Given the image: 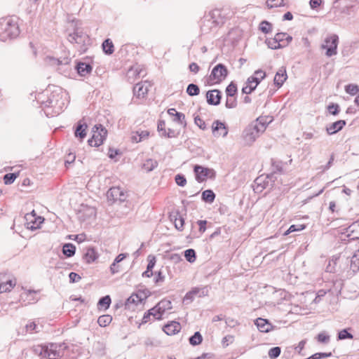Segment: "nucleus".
Masks as SVG:
<instances>
[{"label": "nucleus", "instance_id": "f257e3e1", "mask_svg": "<svg viewBox=\"0 0 359 359\" xmlns=\"http://www.w3.org/2000/svg\"><path fill=\"white\" fill-rule=\"evenodd\" d=\"M20 34L18 23L11 20H4L0 22V38L3 41L15 39Z\"/></svg>", "mask_w": 359, "mask_h": 359}, {"label": "nucleus", "instance_id": "f03ea898", "mask_svg": "<svg viewBox=\"0 0 359 359\" xmlns=\"http://www.w3.org/2000/svg\"><path fill=\"white\" fill-rule=\"evenodd\" d=\"M107 135V130L102 126H95L91 130V137L88 143L91 147H100L105 140Z\"/></svg>", "mask_w": 359, "mask_h": 359}, {"label": "nucleus", "instance_id": "7ed1b4c3", "mask_svg": "<svg viewBox=\"0 0 359 359\" xmlns=\"http://www.w3.org/2000/svg\"><path fill=\"white\" fill-rule=\"evenodd\" d=\"M172 309L170 301L163 299L150 309L153 320H161L162 317Z\"/></svg>", "mask_w": 359, "mask_h": 359}, {"label": "nucleus", "instance_id": "20e7f679", "mask_svg": "<svg viewBox=\"0 0 359 359\" xmlns=\"http://www.w3.org/2000/svg\"><path fill=\"white\" fill-rule=\"evenodd\" d=\"M196 180L199 182H205L208 179H212L215 177V172L213 169L196 165L194 168Z\"/></svg>", "mask_w": 359, "mask_h": 359}, {"label": "nucleus", "instance_id": "39448f33", "mask_svg": "<svg viewBox=\"0 0 359 359\" xmlns=\"http://www.w3.org/2000/svg\"><path fill=\"white\" fill-rule=\"evenodd\" d=\"M25 219L26 227L32 231L40 229L44 222V219L37 215L34 210L26 214Z\"/></svg>", "mask_w": 359, "mask_h": 359}, {"label": "nucleus", "instance_id": "423d86ee", "mask_svg": "<svg viewBox=\"0 0 359 359\" xmlns=\"http://www.w3.org/2000/svg\"><path fill=\"white\" fill-rule=\"evenodd\" d=\"M227 69L222 65H216L212 70L210 75V81L212 84H218L224 81L227 76Z\"/></svg>", "mask_w": 359, "mask_h": 359}, {"label": "nucleus", "instance_id": "0eeeda50", "mask_svg": "<svg viewBox=\"0 0 359 359\" xmlns=\"http://www.w3.org/2000/svg\"><path fill=\"white\" fill-rule=\"evenodd\" d=\"M150 292L147 290H138L132 294L126 301V305L128 306H137L143 304L149 297Z\"/></svg>", "mask_w": 359, "mask_h": 359}, {"label": "nucleus", "instance_id": "6e6552de", "mask_svg": "<svg viewBox=\"0 0 359 359\" xmlns=\"http://www.w3.org/2000/svg\"><path fill=\"white\" fill-rule=\"evenodd\" d=\"M212 136L216 139H224L227 137L229 129L225 123L216 120L211 125Z\"/></svg>", "mask_w": 359, "mask_h": 359}, {"label": "nucleus", "instance_id": "1a4fd4ad", "mask_svg": "<svg viewBox=\"0 0 359 359\" xmlns=\"http://www.w3.org/2000/svg\"><path fill=\"white\" fill-rule=\"evenodd\" d=\"M342 240L359 239V221L354 222L348 227L344 229L341 233Z\"/></svg>", "mask_w": 359, "mask_h": 359}, {"label": "nucleus", "instance_id": "9d476101", "mask_svg": "<svg viewBox=\"0 0 359 359\" xmlns=\"http://www.w3.org/2000/svg\"><path fill=\"white\" fill-rule=\"evenodd\" d=\"M337 37L336 36H331L325 40L324 43L322 45V48L325 50V55L327 57H331L337 54Z\"/></svg>", "mask_w": 359, "mask_h": 359}, {"label": "nucleus", "instance_id": "9b49d317", "mask_svg": "<svg viewBox=\"0 0 359 359\" xmlns=\"http://www.w3.org/2000/svg\"><path fill=\"white\" fill-rule=\"evenodd\" d=\"M261 133L254 126H249L242 135V140L245 145H251L260 136Z\"/></svg>", "mask_w": 359, "mask_h": 359}, {"label": "nucleus", "instance_id": "f8f14e48", "mask_svg": "<svg viewBox=\"0 0 359 359\" xmlns=\"http://www.w3.org/2000/svg\"><path fill=\"white\" fill-rule=\"evenodd\" d=\"M15 278L0 275V294L11 292L16 285Z\"/></svg>", "mask_w": 359, "mask_h": 359}, {"label": "nucleus", "instance_id": "ddd939ff", "mask_svg": "<svg viewBox=\"0 0 359 359\" xmlns=\"http://www.w3.org/2000/svg\"><path fill=\"white\" fill-rule=\"evenodd\" d=\"M168 116L170 117L171 121L174 122L177 126L184 128L187 126L185 115L181 112L177 111L174 108H170L167 111Z\"/></svg>", "mask_w": 359, "mask_h": 359}, {"label": "nucleus", "instance_id": "4468645a", "mask_svg": "<svg viewBox=\"0 0 359 359\" xmlns=\"http://www.w3.org/2000/svg\"><path fill=\"white\" fill-rule=\"evenodd\" d=\"M108 201L111 203L124 201L126 198L124 191L120 187H112L107 194Z\"/></svg>", "mask_w": 359, "mask_h": 359}, {"label": "nucleus", "instance_id": "2eb2a0df", "mask_svg": "<svg viewBox=\"0 0 359 359\" xmlns=\"http://www.w3.org/2000/svg\"><path fill=\"white\" fill-rule=\"evenodd\" d=\"M149 84L147 81L137 83L133 88V95L137 99L144 98L149 91Z\"/></svg>", "mask_w": 359, "mask_h": 359}, {"label": "nucleus", "instance_id": "dca6fc26", "mask_svg": "<svg viewBox=\"0 0 359 359\" xmlns=\"http://www.w3.org/2000/svg\"><path fill=\"white\" fill-rule=\"evenodd\" d=\"M99 257L100 254L95 248L89 246L86 248L83 259L86 264H90L96 262Z\"/></svg>", "mask_w": 359, "mask_h": 359}, {"label": "nucleus", "instance_id": "f3484780", "mask_svg": "<svg viewBox=\"0 0 359 359\" xmlns=\"http://www.w3.org/2000/svg\"><path fill=\"white\" fill-rule=\"evenodd\" d=\"M272 121L273 118L271 116H259L257 118L253 126L261 134H262L265 131L266 127L269 125V123L272 122Z\"/></svg>", "mask_w": 359, "mask_h": 359}, {"label": "nucleus", "instance_id": "a211bd4d", "mask_svg": "<svg viewBox=\"0 0 359 359\" xmlns=\"http://www.w3.org/2000/svg\"><path fill=\"white\" fill-rule=\"evenodd\" d=\"M150 132L147 130L139 129L131 133L130 139L133 143H140L149 138Z\"/></svg>", "mask_w": 359, "mask_h": 359}, {"label": "nucleus", "instance_id": "6ab92c4d", "mask_svg": "<svg viewBox=\"0 0 359 359\" xmlns=\"http://www.w3.org/2000/svg\"><path fill=\"white\" fill-rule=\"evenodd\" d=\"M287 79L286 69L283 67L280 68L276 73L273 79V84L278 88H280Z\"/></svg>", "mask_w": 359, "mask_h": 359}, {"label": "nucleus", "instance_id": "aec40b11", "mask_svg": "<svg viewBox=\"0 0 359 359\" xmlns=\"http://www.w3.org/2000/svg\"><path fill=\"white\" fill-rule=\"evenodd\" d=\"M158 165L157 161L153 158H147L142 161L140 168L142 172L149 173L155 170Z\"/></svg>", "mask_w": 359, "mask_h": 359}, {"label": "nucleus", "instance_id": "412c9836", "mask_svg": "<svg viewBox=\"0 0 359 359\" xmlns=\"http://www.w3.org/2000/svg\"><path fill=\"white\" fill-rule=\"evenodd\" d=\"M255 325L257 326L259 331L264 333H267L271 330H273V325L266 320L262 318H258L256 319L255 322Z\"/></svg>", "mask_w": 359, "mask_h": 359}, {"label": "nucleus", "instance_id": "4be33fe9", "mask_svg": "<svg viewBox=\"0 0 359 359\" xmlns=\"http://www.w3.org/2000/svg\"><path fill=\"white\" fill-rule=\"evenodd\" d=\"M207 102L209 104L217 106L220 103L221 95L218 90H212L207 92Z\"/></svg>", "mask_w": 359, "mask_h": 359}, {"label": "nucleus", "instance_id": "5701e85b", "mask_svg": "<svg viewBox=\"0 0 359 359\" xmlns=\"http://www.w3.org/2000/svg\"><path fill=\"white\" fill-rule=\"evenodd\" d=\"M181 330V325L178 322L171 321L163 327V331L168 335H174Z\"/></svg>", "mask_w": 359, "mask_h": 359}, {"label": "nucleus", "instance_id": "b1692460", "mask_svg": "<svg viewBox=\"0 0 359 359\" xmlns=\"http://www.w3.org/2000/svg\"><path fill=\"white\" fill-rule=\"evenodd\" d=\"M267 184L268 182L264 177L262 176L258 177L254 182L253 190L255 193H261L266 189Z\"/></svg>", "mask_w": 359, "mask_h": 359}, {"label": "nucleus", "instance_id": "393cba45", "mask_svg": "<svg viewBox=\"0 0 359 359\" xmlns=\"http://www.w3.org/2000/svg\"><path fill=\"white\" fill-rule=\"evenodd\" d=\"M349 271L355 274L359 271V250L351 257L349 261Z\"/></svg>", "mask_w": 359, "mask_h": 359}, {"label": "nucleus", "instance_id": "a878e982", "mask_svg": "<svg viewBox=\"0 0 359 359\" xmlns=\"http://www.w3.org/2000/svg\"><path fill=\"white\" fill-rule=\"evenodd\" d=\"M345 125L346 122L344 121H337L328 126L326 128V130L328 134L333 135L337 133L338 131L341 130L344 127Z\"/></svg>", "mask_w": 359, "mask_h": 359}, {"label": "nucleus", "instance_id": "bb28decb", "mask_svg": "<svg viewBox=\"0 0 359 359\" xmlns=\"http://www.w3.org/2000/svg\"><path fill=\"white\" fill-rule=\"evenodd\" d=\"M257 87V85L255 83L254 79L250 76L247 79L245 85L242 88V92L244 94L248 95L254 91Z\"/></svg>", "mask_w": 359, "mask_h": 359}, {"label": "nucleus", "instance_id": "cd10ccee", "mask_svg": "<svg viewBox=\"0 0 359 359\" xmlns=\"http://www.w3.org/2000/svg\"><path fill=\"white\" fill-rule=\"evenodd\" d=\"M148 264L147 270L143 273V276L147 278H150L153 275L152 269L155 266L156 259L154 255H150L147 257Z\"/></svg>", "mask_w": 359, "mask_h": 359}, {"label": "nucleus", "instance_id": "c85d7f7f", "mask_svg": "<svg viewBox=\"0 0 359 359\" xmlns=\"http://www.w3.org/2000/svg\"><path fill=\"white\" fill-rule=\"evenodd\" d=\"M80 217L83 219H86L88 217L95 215V210L93 208L88 206H82L81 209L79 210Z\"/></svg>", "mask_w": 359, "mask_h": 359}, {"label": "nucleus", "instance_id": "c756f323", "mask_svg": "<svg viewBox=\"0 0 359 359\" xmlns=\"http://www.w3.org/2000/svg\"><path fill=\"white\" fill-rule=\"evenodd\" d=\"M77 72L79 75L83 76L90 73L92 67L89 64L81 62L77 65Z\"/></svg>", "mask_w": 359, "mask_h": 359}, {"label": "nucleus", "instance_id": "7c9ffc66", "mask_svg": "<svg viewBox=\"0 0 359 359\" xmlns=\"http://www.w3.org/2000/svg\"><path fill=\"white\" fill-rule=\"evenodd\" d=\"M59 354L56 351L55 345H50V347H46L44 350V357L48 359H56Z\"/></svg>", "mask_w": 359, "mask_h": 359}, {"label": "nucleus", "instance_id": "2f4dec72", "mask_svg": "<svg viewBox=\"0 0 359 359\" xmlns=\"http://www.w3.org/2000/svg\"><path fill=\"white\" fill-rule=\"evenodd\" d=\"M276 40H278L280 43H282V45H284V46L289 44L292 38L290 35H288L286 33L284 32H280L277 33L276 35Z\"/></svg>", "mask_w": 359, "mask_h": 359}, {"label": "nucleus", "instance_id": "473e14b6", "mask_svg": "<svg viewBox=\"0 0 359 359\" xmlns=\"http://www.w3.org/2000/svg\"><path fill=\"white\" fill-rule=\"evenodd\" d=\"M111 300L109 295H106L101 298L97 304L98 309L100 310L106 311L107 310L111 304Z\"/></svg>", "mask_w": 359, "mask_h": 359}, {"label": "nucleus", "instance_id": "72a5a7b5", "mask_svg": "<svg viewBox=\"0 0 359 359\" xmlns=\"http://www.w3.org/2000/svg\"><path fill=\"white\" fill-rule=\"evenodd\" d=\"M62 253L67 257H73L76 253V246L72 243H66L62 247Z\"/></svg>", "mask_w": 359, "mask_h": 359}, {"label": "nucleus", "instance_id": "f704fd0d", "mask_svg": "<svg viewBox=\"0 0 359 359\" xmlns=\"http://www.w3.org/2000/svg\"><path fill=\"white\" fill-rule=\"evenodd\" d=\"M202 199L208 203H212L215 199V194L211 189H206L201 194Z\"/></svg>", "mask_w": 359, "mask_h": 359}, {"label": "nucleus", "instance_id": "c9c22d12", "mask_svg": "<svg viewBox=\"0 0 359 359\" xmlns=\"http://www.w3.org/2000/svg\"><path fill=\"white\" fill-rule=\"evenodd\" d=\"M102 46L104 53L107 55H111L114 51V43L111 40L109 39L103 41Z\"/></svg>", "mask_w": 359, "mask_h": 359}, {"label": "nucleus", "instance_id": "e433bc0d", "mask_svg": "<svg viewBox=\"0 0 359 359\" xmlns=\"http://www.w3.org/2000/svg\"><path fill=\"white\" fill-rule=\"evenodd\" d=\"M254 79L255 83L258 86L262 80L266 76V73L262 69H257L255 71L254 74L251 76Z\"/></svg>", "mask_w": 359, "mask_h": 359}, {"label": "nucleus", "instance_id": "4c0bfd02", "mask_svg": "<svg viewBox=\"0 0 359 359\" xmlns=\"http://www.w3.org/2000/svg\"><path fill=\"white\" fill-rule=\"evenodd\" d=\"M112 321V316L108 314L102 315L97 319L98 325L102 327L108 326Z\"/></svg>", "mask_w": 359, "mask_h": 359}, {"label": "nucleus", "instance_id": "58836bf2", "mask_svg": "<svg viewBox=\"0 0 359 359\" xmlns=\"http://www.w3.org/2000/svg\"><path fill=\"white\" fill-rule=\"evenodd\" d=\"M267 46L271 49H279L283 47H284V45H282V43H280L278 40H276V36H274L273 38H270L266 40Z\"/></svg>", "mask_w": 359, "mask_h": 359}, {"label": "nucleus", "instance_id": "ea45409f", "mask_svg": "<svg viewBox=\"0 0 359 359\" xmlns=\"http://www.w3.org/2000/svg\"><path fill=\"white\" fill-rule=\"evenodd\" d=\"M203 337L199 332H196L193 336L189 338V343L192 346H197L202 343Z\"/></svg>", "mask_w": 359, "mask_h": 359}, {"label": "nucleus", "instance_id": "a19ab883", "mask_svg": "<svg viewBox=\"0 0 359 359\" xmlns=\"http://www.w3.org/2000/svg\"><path fill=\"white\" fill-rule=\"evenodd\" d=\"M345 92L351 95L354 96L359 92V86L356 84H348L346 85L344 88Z\"/></svg>", "mask_w": 359, "mask_h": 359}, {"label": "nucleus", "instance_id": "79ce46f5", "mask_svg": "<svg viewBox=\"0 0 359 359\" xmlns=\"http://www.w3.org/2000/svg\"><path fill=\"white\" fill-rule=\"evenodd\" d=\"M234 341L235 337L233 335L226 334L222 339L221 344L223 348H226L233 344Z\"/></svg>", "mask_w": 359, "mask_h": 359}, {"label": "nucleus", "instance_id": "37998d69", "mask_svg": "<svg viewBox=\"0 0 359 359\" xmlns=\"http://www.w3.org/2000/svg\"><path fill=\"white\" fill-rule=\"evenodd\" d=\"M184 257L189 263H194L196 259L195 250L193 249H188L184 251Z\"/></svg>", "mask_w": 359, "mask_h": 359}, {"label": "nucleus", "instance_id": "c03bdc74", "mask_svg": "<svg viewBox=\"0 0 359 359\" xmlns=\"http://www.w3.org/2000/svg\"><path fill=\"white\" fill-rule=\"evenodd\" d=\"M199 92V88L196 84L191 83L187 86V93L190 96L198 95Z\"/></svg>", "mask_w": 359, "mask_h": 359}, {"label": "nucleus", "instance_id": "a18cd8bd", "mask_svg": "<svg viewBox=\"0 0 359 359\" xmlns=\"http://www.w3.org/2000/svg\"><path fill=\"white\" fill-rule=\"evenodd\" d=\"M259 29L263 33L268 34L272 31V25L268 21L264 20L259 24Z\"/></svg>", "mask_w": 359, "mask_h": 359}, {"label": "nucleus", "instance_id": "49530a36", "mask_svg": "<svg viewBox=\"0 0 359 359\" xmlns=\"http://www.w3.org/2000/svg\"><path fill=\"white\" fill-rule=\"evenodd\" d=\"M86 129L87 126L86 124L79 125L75 132L76 136L79 137L81 139L84 138L86 135Z\"/></svg>", "mask_w": 359, "mask_h": 359}, {"label": "nucleus", "instance_id": "de8ad7c7", "mask_svg": "<svg viewBox=\"0 0 359 359\" xmlns=\"http://www.w3.org/2000/svg\"><path fill=\"white\" fill-rule=\"evenodd\" d=\"M175 228L179 231H182L184 224V219L182 216H177L175 219Z\"/></svg>", "mask_w": 359, "mask_h": 359}, {"label": "nucleus", "instance_id": "09e8293b", "mask_svg": "<svg viewBox=\"0 0 359 359\" xmlns=\"http://www.w3.org/2000/svg\"><path fill=\"white\" fill-rule=\"evenodd\" d=\"M281 350L278 346L271 348L269 351V357L271 359L278 358L280 354Z\"/></svg>", "mask_w": 359, "mask_h": 359}, {"label": "nucleus", "instance_id": "8fccbe9b", "mask_svg": "<svg viewBox=\"0 0 359 359\" xmlns=\"http://www.w3.org/2000/svg\"><path fill=\"white\" fill-rule=\"evenodd\" d=\"M283 5V0H267L266 6L267 7L272 8H276L278 6H281Z\"/></svg>", "mask_w": 359, "mask_h": 359}, {"label": "nucleus", "instance_id": "3c124183", "mask_svg": "<svg viewBox=\"0 0 359 359\" xmlns=\"http://www.w3.org/2000/svg\"><path fill=\"white\" fill-rule=\"evenodd\" d=\"M237 91V88L235 84L231 83L226 88V93L227 96L233 97Z\"/></svg>", "mask_w": 359, "mask_h": 359}, {"label": "nucleus", "instance_id": "603ef678", "mask_svg": "<svg viewBox=\"0 0 359 359\" xmlns=\"http://www.w3.org/2000/svg\"><path fill=\"white\" fill-rule=\"evenodd\" d=\"M353 335L348 332L346 329L342 330L339 332L338 339L343 340L346 339H353Z\"/></svg>", "mask_w": 359, "mask_h": 359}, {"label": "nucleus", "instance_id": "864d4df0", "mask_svg": "<svg viewBox=\"0 0 359 359\" xmlns=\"http://www.w3.org/2000/svg\"><path fill=\"white\" fill-rule=\"evenodd\" d=\"M176 184L181 187H184L187 184L186 178L182 175H177L175 177Z\"/></svg>", "mask_w": 359, "mask_h": 359}, {"label": "nucleus", "instance_id": "5fc2aeb1", "mask_svg": "<svg viewBox=\"0 0 359 359\" xmlns=\"http://www.w3.org/2000/svg\"><path fill=\"white\" fill-rule=\"evenodd\" d=\"M225 106L227 109H234L237 106V100L236 98L231 97L230 98H227L226 101Z\"/></svg>", "mask_w": 359, "mask_h": 359}, {"label": "nucleus", "instance_id": "6e6d98bb", "mask_svg": "<svg viewBox=\"0 0 359 359\" xmlns=\"http://www.w3.org/2000/svg\"><path fill=\"white\" fill-rule=\"evenodd\" d=\"M70 238L78 243H82L86 241V236L83 233L73 235L70 236Z\"/></svg>", "mask_w": 359, "mask_h": 359}, {"label": "nucleus", "instance_id": "4d7b16f0", "mask_svg": "<svg viewBox=\"0 0 359 359\" xmlns=\"http://www.w3.org/2000/svg\"><path fill=\"white\" fill-rule=\"evenodd\" d=\"M16 177L17 176L14 173L6 174L4 177V183L6 184H11L15 181Z\"/></svg>", "mask_w": 359, "mask_h": 359}, {"label": "nucleus", "instance_id": "13d9d810", "mask_svg": "<svg viewBox=\"0 0 359 359\" xmlns=\"http://www.w3.org/2000/svg\"><path fill=\"white\" fill-rule=\"evenodd\" d=\"M177 133L176 132V130L173 128H168L166 132L165 133H162L161 136L167 138H172L175 137L177 135Z\"/></svg>", "mask_w": 359, "mask_h": 359}, {"label": "nucleus", "instance_id": "bf43d9fd", "mask_svg": "<svg viewBox=\"0 0 359 359\" xmlns=\"http://www.w3.org/2000/svg\"><path fill=\"white\" fill-rule=\"evenodd\" d=\"M194 123L201 130H205L206 128V124L205 121L199 116H196L194 118Z\"/></svg>", "mask_w": 359, "mask_h": 359}, {"label": "nucleus", "instance_id": "052dcab7", "mask_svg": "<svg viewBox=\"0 0 359 359\" xmlns=\"http://www.w3.org/2000/svg\"><path fill=\"white\" fill-rule=\"evenodd\" d=\"M339 108L337 104H332L327 107V110L330 114L337 115L339 113Z\"/></svg>", "mask_w": 359, "mask_h": 359}, {"label": "nucleus", "instance_id": "680f3d73", "mask_svg": "<svg viewBox=\"0 0 359 359\" xmlns=\"http://www.w3.org/2000/svg\"><path fill=\"white\" fill-rule=\"evenodd\" d=\"M330 355V353H316L310 357L306 358V359H320L322 358H326Z\"/></svg>", "mask_w": 359, "mask_h": 359}, {"label": "nucleus", "instance_id": "e2e57ef3", "mask_svg": "<svg viewBox=\"0 0 359 359\" xmlns=\"http://www.w3.org/2000/svg\"><path fill=\"white\" fill-rule=\"evenodd\" d=\"M25 327L27 332H32L36 330L37 325L34 321H29L27 323Z\"/></svg>", "mask_w": 359, "mask_h": 359}, {"label": "nucleus", "instance_id": "0e129e2a", "mask_svg": "<svg viewBox=\"0 0 359 359\" xmlns=\"http://www.w3.org/2000/svg\"><path fill=\"white\" fill-rule=\"evenodd\" d=\"M69 278L72 283L79 282L81 279V276L74 272H71L69 274Z\"/></svg>", "mask_w": 359, "mask_h": 359}, {"label": "nucleus", "instance_id": "69168bd1", "mask_svg": "<svg viewBox=\"0 0 359 359\" xmlns=\"http://www.w3.org/2000/svg\"><path fill=\"white\" fill-rule=\"evenodd\" d=\"M157 130L161 133V135L162 133H165V132H166V128H165V123L164 121H160L158 123V126H157Z\"/></svg>", "mask_w": 359, "mask_h": 359}, {"label": "nucleus", "instance_id": "338daca9", "mask_svg": "<svg viewBox=\"0 0 359 359\" xmlns=\"http://www.w3.org/2000/svg\"><path fill=\"white\" fill-rule=\"evenodd\" d=\"M165 280V276L163 275L161 271H158L156 274L154 281L156 283L163 282Z\"/></svg>", "mask_w": 359, "mask_h": 359}, {"label": "nucleus", "instance_id": "774afa93", "mask_svg": "<svg viewBox=\"0 0 359 359\" xmlns=\"http://www.w3.org/2000/svg\"><path fill=\"white\" fill-rule=\"evenodd\" d=\"M318 340L320 342L326 343L329 340V336L325 334V333H320L318 335Z\"/></svg>", "mask_w": 359, "mask_h": 359}]
</instances>
